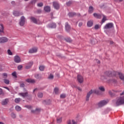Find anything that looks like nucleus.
I'll list each match as a JSON object with an SVG mask.
<instances>
[{"instance_id": "obj_20", "label": "nucleus", "mask_w": 124, "mask_h": 124, "mask_svg": "<svg viewBox=\"0 0 124 124\" xmlns=\"http://www.w3.org/2000/svg\"><path fill=\"white\" fill-rule=\"evenodd\" d=\"M44 10L46 12H50L51 11V8L50 6H46L44 7Z\"/></svg>"}, {"instance_id": "obj_32", "label": "nucleus", "mask_w": 124, "mask_h": 124, "mask_svg": "<svg viewBox=\"0 0 124 124\" xmlns=\"http://www.w3.org/2000/svg\"><path fill=\"white\" fill-rule=\"evenodd\" d=\"M21 101V98H16L15 99V102L16 103H19Z\"/></svg>"}, {"instance_id": "obj_29", "label": "nucleus", "mask_w": 124, "mask_h": 124, "mask_svg": "<svg viewBox=\"0 0 124 124\" xmlns=\"http://www.w3.org/2000/svg\"><path fill=\"white\" fill-rule=\"evenodd\" d=\"M103 16V19L102 20V23H103L105 22V21H107V19H106V16L103 15H102Z\"/></svg>"}, {"instance_id": "obj_6", "label": "nucleus", "mask_w": 124, "mask_h": 124, "mask_svg": "<svg viewBox=\"0 0 124 124\" xmlns=\"http://www.w3.org/2000/svg\"><path fill=\"white\" fill-rule=\"evenodd\" d=\"M77 80L80 84H82L84 82V78L81 75H78L77 77Z\"/></svg>"}, {"instance_id": "obj_23", "label": "nucleus", "mask_w": 124, "mask_h": 124, "mask_svg": "<svg viewBox=\"0 0 124 124\" xmlns=\"http://www.w3.org/2000/svg\"><path fill=\"white\" fill-rule=\"evenodd\" d=\"M65 29L66 31H70V26L68 25V23H65Z\"/></svg>"}, {"instance_id": "obj_53", "label": "nucleus", "mask_w": 124, "mask_h": 124, "mask_svg": "<svg viewBox=\"0 0 124 124\" xmlns=\"http://www.w3.org/2000/svg\"><path fill=\"white\" fill-rule=\"evenodd\" d=\"M109 94L110 95H111V96H112L113 95V92H112V91H109Z\"/></svg>"}, {"instance_id": "obj_7", "label": "nucleus", "mask_w": 124, "mask_h": 124, "mask_svg": "<svg viewBox=\"0 0 124 124\" xmlns=\"http://www.w3.org/2000/svg\"><path fill=\"white\" fill-rule=\"evenodd\" d=\"M14 62L16 63H19V62H21V58L19 56L16 55L14 57Z\"/></svg>"}, {"instance_id": "obj_54", "label": "nucleus", "mask_w": 124, "mask_h": 124, "mask_svg": "<svg viewBox=\"0 0 124 124\" xmlns=\"http://www.w3.org/2000/svg\"><path fill=\"white\" fill-rule=\"evenodd\" d=\"M82 25H83V23L82 22H80L78 24L79 27H82Z\"/></svg>"}, {"instance_id": "obj_60", "label": "nucleus", "mask_w": 124, "mask_h": 124, "mask_svg": "<svg viewBox=\"0 0 124 124\" xmlns=\"http://www.w3.org/2000/svg\"><path fill=\"white\" fill-rule=\"evenodd\" d=\"M22 117H23V115H19V118H22Z\"/></svg>"}, {"instance_id": "obj_64", "label": "nucleus", "mask_w": 124, "mask_h": 124, "mask_svg": "<svg viewBox=\"0 0 124 124\" xmlns=\"http://www.w3.org/2000/svg\"><path fill=\"white\" fill-rule=\"evenodd\" d=\"M120 1H123V0H119Z\"/></svg>"}, {"instance_id": "obj_43", "label": "nucleus", "mask_w": 124, "mask_h": 124, "mask_svg": "<svg viewBox=\"0 0 124 124\" xmlns=\"http://www.w3.org/2000/svg\"><path fill=\"white\" fill-rule=\"evenodd\" d=\"M7 52H8V55H10V56H12V52H11V50H10V49H8L7 50Z\"/></svg>"}, {"instance_id": "obj_46", "label": "nucleus", "mask_w": 124, "mask_h": 124, "mask_svg": "<svg viewBox=\"0 0 124 124\" xmlns=\"http://www.w3.org/2000/svg\"><path fill=\"white\" fill-rule=\"evenodd\" d=\"M25 108H28V109H31V106L28 105H25Z\"/></svg>"}, {"instance_id": "obj_27", "label": "nucleus", "mask_w": 124, "mask_h": 124, "mask_svg": "<svg viewBox=\"0 0 124 124\" xmlns=\"http://www.w3.org/2000/svg\"><path fill=\"white\" fill-rule=\"evenodd\" d=\"M3 82L5 84H6V85H9V83H10V81L6 78L3 79Z\"/></svg>"}, {"instance_id": "obj_50", "label": "nucleus", "mask_w": 124, "mask_h": 124, "mask_svg": "<svg viewBox=\"0 0 124 124\" xmlns=\"http://www.w3.org/2000/svg\"><path fill=\"white\" fill-rule=\"evenodd\" d=\"M21 88H24L25 87V84L24 83H22L20 84Z\"/></svg>"}, {"instance_id": "obj_57", "label": "nucleus", "mask_w": 124, "mask_h": 124, "mask_svg": "<svg viewBox=\"0 0 124 124\" xmlns=\"http://www.w3.org/2000/svg\"><path fill=\"white\" fill-rule=\"evenodd\" d=\"M4 89H6L8 91H9V88H8V87H4Z\"/></svg>"}, {"instance_id": "obj_18", "label": "nucleus", "mask_w": 124, "mask_h": 124, "mask_svg": "<svg viewBox=\"0 0 124 124\" xmlns=\"http://www.w3.org/2000/svg\"><path fill=\"white\" fill-rule=\"evenodd\" d=\"M30 19L31 20V22H33V23H34V24H37V19H36L35 17L31 16L30 18Z\"/></svg>"}, {"instance_id": "obj_17", "label": "nucleus", "mask_w": 124, "mask_h": 124, "mask_svg": "<svg viewBox=\"0 0 124 124\" xmlns=\"http://www.w3.org/2000/svg\"><path fill=\"white\" fill-rule=\"evenodd\" d=\"M9 101V100L7 98L5 99L2 101L1 104L2 105H6V104L8 103Z\"/></svg>"}, {"instance_id": "obj_37", "label": "nucleus", "mask_w": 124, "mask_h": 124, "mask_svg": "<svg viewBox=\"0 0 124 124\" xmlns=\"http://www.w3.org/2000/svg\"><path fill=\"white\" fill-rule=\"evenodd\" d=\"M57 123L58 124H60V123H62V117H60L59 118H57Z\"/></svg>"}, {"instance_id": "obj_22", "label": "nucleus", "mask_w": 124, "mask_h": 124, "mask_svg": "<svg viewBox=\"0 0 124 124\" xmlns=\"http://www.w3.org/2000/svg\"><path fill=\"white\" fill-rule=\"evenodd\" d=\"M93 25V22L92 20L89 21L87 22V27H89V28H91V27H92Z\"/></svg>"}, {"instance_id": "obj_28", "label": "nucleus", "mask_w": 124, "mask_h": 124, "mask_svg": "<svg viewBox=\"0 0 124 124\" xmlns=\"http://www.w3.org/2000/svg\"><path fill=\"white\" fill-rule=\"evenodd\" d=\"M43 104L45 105L50 104V100H44L43 101Z\"/></svg>"}, {"instance_id": "obj_56", "label": "nucleus", "mask_w": 124, "mask_h": 124, "mask_svg": "<svg viewBox=\"0 0 124 124\" xmlns=\"http://www.w3.org/2000/svg\"><path fill=\"white\" fill-rule=\"evenodd\" d=\"M78 90V91H79L80 92L82 91V89L80 87H78L77 88Z\"/></svg>"}, {"instance_id": "obj_48", "label": "nucleus", "mask_w": 124, "mask_h": 124, "mask_svg": "<svg viewBox=\"0 0 124 124\" xmlns=\"http://www.w3.org/2000/svg\"><path fill=\"white\" fill-rule=\"evenodd\" d=\"M5 93V92L2 91V89H0V94H2L3 95Z\"/></svg>"}, {"instance_id": "obj_45", "label": "nucleus", "mask_w": 124, "mask_h": 124, "mask_svg": "<svg viewBox=\"0 0 124 124\" xmlns=\"http://www.w3.org/2000/svg\"><path fill=\"white\" fill-rule=\"evenodd\" d=\"M48 79H54V75L50 74L48 77Z\"/></svg>"}, {"instance_id": "obj_36", "label": "nucleus", "mask_w": 124, "mask_h": 124, "mask_svg": "<svg viewBox=\"0 0 124 124\" xmlns=\"http://www.w3.org/2000/svg\"><path fill=\"white\" fill-rule=\"evenodd\" d=\"M7 73H3L2 74V77L3 78H4L5 79H6V78H7Z\"/></svg>"}, {"instance_id": "obj_8", "label": "nucleus", "mask_w": 124, "mask_h": 124, "mask_svg": "<svg viewBox=\"0 0 124 124\" xmlns=\"http://www.w3.org/2000/svg\"><path fill=\"white\" fill-rule=\"evenodd\" d=\"M8 42V38L6 37H1L0 38V43H6Z\"/></svg>"}, {"instance_id": "obj_42", "label": "nucleus", "mask_w": 124, "mask_h": 124, "mask_svg": "<svg viewBox=\"0 0 124 124\" xmlns=\"http://www.w3.org/2000/svg\"><path fill=\"white\" fill-rule=\"evenodd\" d=\"M66 96L65 94H62L60 95L61 98H65Z\"/></svg>"}, {"instance_id": "obj_25", "label": "nucleus", "mask_w": 124, "mask_h": 124, "mask_svg": "<svg viewBox=\"0 0 124 124\" xmlns=\"http://www.w3.org/2000/svg\"><path fill=\"white\" fill-rule=\"evenodd\" d=\"M15 109L16 111H17L18 112H19V111H21L22 110V108L19 106H16L15 107Z\"/></svg>"}, {"instance_id": "obj_61", "label": "nucleus", "mask_w": 124, "mask_h": 124, "mask_svg": "<svg viewBox=\"0 0 124 124\" xmlns=\"http://www.w3.org/2000/svg\"><path fill=\"white\" fill-rule=\"evenodd\" d=\"M103 77H101V79L102 80H103Z\"/></svg>"}, {"instance_id": "obj_9", "label": "nucleus", "mask_w": 124, "mask_h": 124, "mask_svg": "<svg viewBox=\"0 0 124 124\" xmlns=\"http://www.w3.org/2000/svg\"><path fill=\"white\" fill-rule=\"evenodd\" d=\"M37 47H33L29 50V53H30V54L36 53V52H37Z\"/></svg>"}, {"instance_id": "obj_12", "label": "nucleus", "mask_w": 124, "mask_h": 124, "mask_svg": "<svg viewBox=\"0 0 124 124\" xmlns=\"http://www.w3.org/2000/svg\"><path fill=\"white\" fill-rule=\"evenodd\" d=\"M40 111H41L40 108H37L35 110H31V113H32V114H38Z\"/></svg>"}, {"instance_id": "obj_49", "label": "nucleus", "mask_w": 124, "mask_h": 124, "mask_svg": "<svg viewBox=\"0 0 124 124\" xmlns=\"http://www.w3.org/2000/svg\"><path fill=\"white\" fill-rule=\"evenodd\" d=\"M67 124H73V123H72V120L71 121V120H68L67 121Z\"/></svg>"}, {"instance_id": "obj_19", "label": "nucleus", "mask_w": 124, "mask_h": 124, "mask_svg": "<svg viewBox=\"0 0 124 124\" xmlns=\"http://www.w3.org/2000/svg\"><path fill=\"white\" fill-rule=\"evenodd\" d=\"M93 12V7L90 6L89 8L88 13H89V14H92Z\"/></svg>"}, {"instance_id": "obj_59", "label": "nucleus", "mask_w": 124, "mask_h": 124, "mask_svg": "<svg viewBox=\"0 0 124 124\" xmlns=\"http://www.w3.org/2000/svg\"><path fill=\"white\" fill-rule=\"evenodd\" d=\"M110 44H114V42H113L112 41H110Z\"/></svg>"}, {"instance_id": "obj_44", "label": "nucleus", "mask_w": 124, "mask_h": 124, "mask_svg": "<svg viewBox=\"0 0 124 124\" xmlns=\"http://www.w3.org/2000/svg\"><path fill=\"white\" fill-rule=\"evenodd\" d=\"M22 68H23V65H19L17 67V69H18V70H21Z\"/></svg>"}, {"instance_id": "obj_24", "label": "nucleus", "mask_w": 124, "mask_h": 124, "mask_svg": "<svg viewBox=\"0 0 124 124\" xmlns=\"http://www.w3.org/2000/svg\"><path fill=\"white\" fill-rule=\"evenodd\" d=\"M0 33L4 34V27H3V25L2 24L0 25Z\"/></svg>"}, {"instance_id": "obj_52", "label": "nucleus", "mask_w": 124, "mask_h": 124, "mask_svg": "<svg viewBox=\"0 0 124 124\" xmlns=\"http://www.w3.org/2000/svg\"><path fill=\"white\" fill-rule=\"evenodd\" d=\"M112 82L113 83H114V84H116V83H117V80L113 79V80H112Z\"/></svg>"}, {"instance_id": "obj_58", "label": "nucleus", "mask_w": 124, "mask_h": 124, "mask_svg": "<svg viewBox=\"0 0 124 124\" xmlns=\"http://www.w3.org/2000/svg\"><path fill=\"white\" fill-rule=\"evenodd\" d=\"M72 123L73 124H77L74 120H72Z\"/></svg>"}, {"instance_id": "obj_41", "label": "nucleus", "mask_w": 124, "mask_h": 124, "mask_svg": "<svg viewBox=\"0 0 124 124\" xmlns=\"http://www.w3.org/2000/svg\"><path fill=\"white\" fill-rule=\"evenodd\" d=\"M100 28V26L99 25H96L94 26V29L95 30H98Z\"/></svg>"}, {"instance_id": "obj_30", "label": "nucleus", "mask_w": 124, "mask_h": 124, "mask_svg": "<svg viewBox=\"0 0 124 124\" xmlns=\"http://www.w3.org/2000/svg\"><path fill=\"white\" fill-rule=\"evenodd\" d=\"M99 90L101 91V92H105V89L104 88V87L103 86H100L98 88Z\"/></svg>"}, {"instance_id": "obj_15", "label": "nucleus", "mask_w": 124, "mask_h": 124, "mask_svg": "<svg viewBox=\"0 0 124 124\" xmlns=\"http://www.w3.org/2000/svg\"><path fill=\"white\" fill-rule=\"evenodd\" d=\"M47 27L50 29H55L57 27V25L55 23H52L48 25Z\"/></svg>"}, {"instance_id": "obj_40", "label": "nucleus", "mask_w": 124, "mask_h": 124, "mask_svg": "<svg viewBox=\"0 0 124 124\" xmlns=\"http://www.w3.org/2000/svg\"><path fill=\"white\" fill-rule=\"evenodd\" d=\"M37 6H39V7H41L43 6V3L40 2L37 4Z\"/></svg>"}, {"instance_id": "obj_31", "label": "nucleus", "mask_w": 124, "mask_h": 124, "mask_svg": "<svg viewBox=\"0 0 124 124\" xmlns=\"http://www.w3.org/2000/svg\"><path fill=\"white\" fill-rule=\"evenodd\" d=\"M35 78L36 79H41V76H40L38 74H35Z\"/></svg>"}, {"instance_id": "obj_34", "label": "nucleus", "mask_w": 124, "mask_h": 124, "mask_svg": "<svg viewBox=\"0 0 124 124\" xmlns=\"http://www.w3.org/2000/svg\"><path fill=\"white\" fill-rule=\"evenodd\" d=\"M39 68L40 71H44V69H45V66H44L43 65H41V66H40Z\"/></svg>"}, {"instance_id": "obj_62", "label": "nucleus", "mask_w": 124, "mask_h": 124, "mask_svg": "<svg viewBox=\"0 0 124 124\" xmlns=\"http://www.w3.org/2000/svg\"><path fill=\"white\" fill-rule=\"evenodd\" d=\"M0 124H4V123H3L2 122H0Z\"/></svg>"}, {"instance_id": "obj_35", "label": "nucleus", "mask_w": 124, "mask_h": 124, "mask_svg": "<svg viewBox=\"0 0 124 124\" xmlns=\"http://www.w3.org/2000/svg\"><path fill=\"white\" fill-rule=\"evenodd\" d=\"M54 93L56 94H58L59 93V88H55L54 90Z\"/></svg>"}, {"instance_id": "obj_4", "label": "nucleus", "mask_w": 124, "mask_h": 124, "mask_svg": "<svg viewBox=\"0 0 124 124\" xmlns=\"http://www.w3.org/2000/svg\"><path fill=\"white\" fill-rule=\"evenodd\" d=\"M114 24L113 23H107L104 27V30H109L113 28Z\"/></svg>"}, {"instance_id": "obj_1", "label": "nucleus", "mask_w": 124, "mask_h": 124, "mask_svg": "<svg viewBox=\"0 0 124 124\" xmlns=\"http://www.w3.org/2000/svg\"><path fill=\"white\" fill-rule=\"evenodd\" d=\"M124 104V96H120L116 98L115 102V105L116 106H121Z\"/></svg>"}, {"instance_id": "obj_38", "label": "nucleus", "mask_w": 124, "mask_h": 124, "mask_svg": "<svg viewBox=\"0 0 124 124\" xmlns=\"http://www.w3.org/2000/svg\"><path fill=\"white\" fill-rule=\"evenodd\" d=\"M12 76H13L14 77H17V75H16V72H14L12 73Z\"/></svg>"}, {"instance_id": "obj_47", "label": "nucleus", "mask_w": 124, "mask_h": 124, "mask_svg": "<svg viewBox=\"0 0 124 124\" xmlns=\"http://www.w3.org/2000/svg\"><path fill=\"white\" fill-rule=\"evenodd\" d=\"M71 3H72V2H71V1H69L66 3V4H67V5H68V6H69V5H70V4H71Z\"/></svg>"}, {"instance_id": "obj_14", "label": "nucleus", "mask_w": 124, "mask_h": 124, "mask_svg": "<svg viewBox=\"0 0 124 124\" xmlns=\"http://www.w3.org/2000/svg\"><path fill=\"white\" fill-rule=\"evenodd\" d=\"M94 17H95V18H96L97 19H101V17H102V14H98L97 13H94L93 14Z\"/></svg>"}, {"instance_id": "obj_16", "label": "nucleus", "mask_w": 124, "mask_h": 124, "mask_svg": "<svg viewBox=\"0 0 124 124\" xmlns=\"http://www.w3.org/2000/svg\"><path fill=\"white\" fill-rule=\"evenodd\" d=\"M13 15L15 16H20V15H23V13H20L18 11H15L13 12Z\"/></svg>"}, {"instance_id": "obj_10", "label": "nucleus", "mask_w": 124, "mask_h": 124, "mask_svg": "<svg viewBox=\"0 0 124 124\" xmlns=\"http://www.w3.org/2000/svg\"><path fill=\"white\" fill-rule=\"evenodd\" d=\"M19 95L22 96V97H27L29 95L28 91H26L25 93H18Z\"/></svg>"}, {"instance_id": "obj_26", "label": "nucleus", "mask_w": 124, "mask_h": 124, "mask_svg": "<svg viewBox=\"0 0 124 124\" xmlns=\"http://www.w3.org/2000/svg\"><path fill=\"white\" fill-rule=\"evenodd\" d=\"M69 17H74V16H76V13H69L68 14Z\"/></svg>"}, {"instance_id": "obj_63", "label": "nucleus", "mask_w": 124, "mask_h": 124, "mask_svg": "<svg viewBox=\"0 0 124 124\" xmlns=\"http://www.w3.org/2000/svg\"><path fill=\"white\" fill-rule=\"evenodd\" d=\"M35 91H36V89H34V90H33V92H35Z\"/></svg>"}, {"instance_id": "obj_13", "label": "nucleus", "mask_w": 124, "mask_h": 124, "mask_svg": "<svg viewBox=\"0 0 124 124\" xmlns=\"http://www.w3.org/2000/svg\"><path fill=\"white\" fill-rule=\"evenodd\" d=\"M32 64H33V62H29L25 67L26 69H30L32 66Z\"/></svg>"}, {"instance_id": "obj_21", "label": "nucleus", "mask_w": 124, "mask_h": 124, "mask_svg": "<svg viewBox=\"0 0 124 124\" xmlns=\"http://www.w3.org/2000/svg\"><path fill=\"white\" fill-rule=\"evenodd\" d=\"M26 81L28 83H31V84H34V83H35V80L32 79H31V78H29V79H26Z\"/></svg>"}, {"instance_id": "obj_55", "label": "nucleus", "mask_w": 124, "mask_h": 124, "mask_svg": "<svg viewBox=\"0 0 124 124\" xmlns=\"http://www.w3.org/2000/svg\"><path fill=\"white\" fill-rule=\"evenodd\" d=\"M95 61L96 62H97V63H100V61L99 60L96 59Z\"/></svg>"}, {"instance_id": "obj_39", "label": "nucleus", "mask_w": 124, "mask_h": 124, "mask_svg": "<svg viewBox=\"0 0 124 124\" xmlns=\"http://www.w3.org/2000/svg\"><path fill=\"white\" fill-rule=\"evenodd\" d=\"M38 97H42L43 96V93H38Z\"/></svg>"}, {"instance_id": "obj_3", "label": "nucleus", "mask_w": 124, "mask_h": 124, "mask_svg": "<svg viewBox=\"0 0 124 124\" xmlns=\"http://www.w3.org/2000/svg\"><path fill=\"white\" fill-rule=\"evenodd\" d=\"M108 102H109V101H108V100L101 101L100 102L98 103V106L100 108L101 107H103V106H104L105 105H106V104H107Z\"/></svg>"}, {"instance_id": "obj_11", "label": "nucleus", "mask_w": 124, "mask_h": 124, "mask_svg": "<svg viewBox=\"0 0 124 124\" xmlns=\"http://www.w3.org/2000/svg\"><path fill=\"white\" fill-rule=\"evenodd\" d=\"M53 5L55 9H60V4L58 2H53Z\"/></svg>"}, {"instance_id": "obj_33", "label": "nucleus", "mask_w": 124, "mask_h": 124, "mask_svg": "<svg viewBox=\"0 0 124 124\" xmlns=\"http://www.w3.org/2000/svg\"><path fill=\"white\" fill-rule=\"evenodd\" d=\"M11 117L12 119H16V114L14 113V112H12L11 114Z\"/></svg>"}, {"instance_id": "obj_2", "label": "nucleus", "mask_w": 124, "mask_h": 124, "mask_svg": "<svg viewBox=\"0 0 124 124\" xmlns=\"http://www.w3.org/2000/svg\"><path fill=\"white\" fill-rule=\"evenodd\" d=\"M93 93H96V94H99V91L96 89L93 90H91L90 91H89L87 94L86 96V101H89L90 100V97L91 96V94H93Z\"/></svg>"}, {"instance_id": "obj_5", "label": "nucleus", "mask_w": 124, "mask_h": 124, "mask_svg": "<svg viewBox=\"0 0 124 124\" xmlns=\"http://www.w3.org/2000/svg\"><path fill=\"white\" fill-rule=\"evenodd\" d=\"M26 22V18H25V16H22L20 18V21L19 22V25L20 26H23L24 25H25V22Z\"/></svg>"}, {"instance_id": "obj_51", "label": "nucleus", "mask_w": 124, "mask_h": 124, "mask_svg": "<svg viewBox=\"0 0 124 124\" xmlns=\"http://www.w3.org/2000/svg\"><path fill=\"white\" fill-rule=\"evenodd\" d=\"M120 95H121V96H122V95H124V90L123 91L122 93H120Z\"/></svg>"}]
</instances>
